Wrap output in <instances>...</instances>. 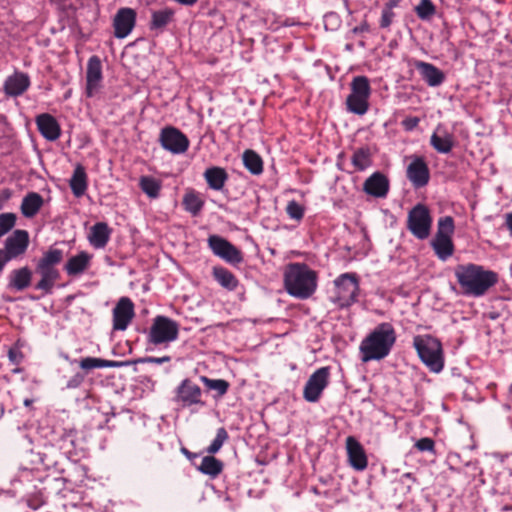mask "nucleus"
Listing matches in <instances>:
<instances>
[{
  "instance_id": "56",
  "label": "nucleus",
  "mask_w": 512,
  "mask_h": 512,
  "mask_svg": "<svg viewBox=\"0 0 512 512\" xmlns=\"http://www.w3.org/2000/svg\"><path fill=\"white\" fill-rule=\"evenodd\" d=\"M505 226L512 234V212L505 214Z\"/></svg>"
},
{
  "instance_id": "36",
  "label": "nucleus",
  "mask_w": 512,
  "mask_h": 512,
  "mask_svg": "<svg viewBox=\"0 0 512 512\" xmlns=\"http://www.w3.org/2000/svg\"><path fill=\"white\" fill-rule=\"evenodd\" d=\"M351 163L357 171H364L372 165V154L368 147L357 148L351 157Z\"/></svg>"
},
{
  "instance_id": "58",
  "label": "nucleus",
  "mask_w": 512,
  "mask_h": 512,
  "mask_svg": "<svg viewBox=\"0 0 512 512\" xmlns=\"http://www.w3.org/2000/svg\"><path fill=\"white\" fill-rule=\"evenodd\" d=\"M32 403H33V400H32V399H25V400H24V405H25L26 407L31 406V405H32Z\"/></svg>"
},
{
  "instance_id": "53",
  "label": "nucleus",
  "mask_w": 512,
  "mask_h": 512,
  "mask_svg": "<svg viewBox=\"0 0 512 512\" xmlns=\"http://www.w3.org/2000/svg\"><path fill=\"white\" fill-rule=\"evenodd\" d=\"M368 30H369V25L365 21V22L361 23L359 26L354 27L352 32L354 34H360V33H363V32H367Z\"/></svg>"
},
{
  "instance_id": "28",
  "label": "nucleus",
  "mask_w": 512,
  "mask_h": 512,
  "mask_svg": "<svg viewBox=\"0 0 512 512\" xmlns=\"http://www.w3.org/2000/svg\"><path fill=\"white\" fill-rule=\"evenodd\" d=\"M44 204L43 197L37 192H28L22 199L20 211L26 218L34 217Z\"/></svg>"
},
{
  "instance_id": "3",
  "label": "nucleus",
  "mask_w": 512,
  "mask_h": 512,
  "mask_svg": "<svg viewBox=\"0 0 512 512\" xmlns=\"http://www.w3.org/2000/svg\"><path fill=\"white\" fill-rule=\"evenodd\" d=\"M318 275L304 263H291L284 272V287L290 296L304 300L317 289Z\"/></svg>"
},
{
  "instance_id": "2",
  "label": "nucleus",
  "mask_w": 512,
  "mask_h": 512,
  "mask_svg": "<svg viewBox=\"0 0 512 512\" xmlns=\"http://www.w3.org/2000/svg\"><path fill=\"white\" fill-rule=\"evenodd\" d=\"M396 342V332L389 322L378 324L361 342V360L369 362L387 357Z\"/></svg>"
},
{
  "instance_id": "35",
  "label": "nucleus",
  "mask_w": 512,
  "mask_h": 512,
  "mask_svg": "<svg viewBox=\"0 0 512 512\" xmlns=\"http://www.w3.org/2000/svg\"><path fill=\"white\" fill-rule=\"evenodd\" d=\"M431 246L437 257L442 261L450 258L455 250L452 237H434Z\"/></svg>"
},
{
  "instance_id": "32",
  "label": "nucleus",
  "mask_w": 512,
  "mask_h": 512,
  "mask_svg": "<svg viewBox=\"0 0 512 512\" xmlns=\"http://www.w3.org/2000/svg\"><path fill=\"white\" fill-rule=\"evenodd\" d=\"M91 256L87 252H80L72 256L65 264V271L70 276L83 273L89 266Z\"/></svg>"
},
{
  "instance_id": "39",
  "label": "nucleus",
  "mask_w": 512,
  "mask_h": 512,
  "mask_svg": "<svg viewBox=\"0 0 512 512\" xmlns=\"http://www.w3.org/2000/svg\"><path fill=\"white\" fill-rule=\"evenodd\" d=\"M182 204L184 209L191 213L193 216H197L204 206V201L194 191L188 192L184 195Z\"/></svg>"
},
{
  "instance_id": "30",
  "label": "nucleus",
  "mask_w": 512,
  "mask_h": 512,
  "mask_svg": "<svg viewBox=\"0 0 512 512\" xmlns=\"http://www.w3.org/2000/svg\"><path fill=\"white\" fill-rule=\"evenodd\" d=\"M212 276L221 287L228 291H235L239 285L236 276L230 270L222 266L213 267Z\"/></svg>"
},
{
  "instance_id": "19",
  "label": "nucleus",
  "mask_w": 512,
  "mask_h": 512,
  "mask_svg": "<svg viewBox=\"0 0 512 512\" xmlns=\"http://www.w3.org/2000/svg\"><path fill=\"white\" fill-rule=\"evenodd\" d=\"M389 188V179L381 172H374L363 184V191L375 198H385Z\"/></svg>"
},
{
  "instance_id": "26",
  "label": "nucleus",
  "mask_w": 512,
  "mask_h": 512,
  "mask_svg": "<svg viewBox=\"0 0 512 512\" xmlns=\"http://www.w3.org/2000/svg\"><path fill=\"white\" fill-rule=\"evenodd\" d=\"M203 177L208 187L215 191L222 190L229 178L227 171L219 166L207 168L203 173Z\"/></svg>"
},
{
  "instance_id": "8",
  "label": "nucleus",
  "mask_w": 512,
  "mask_h": 512,
  "mask_svg": "<svg viewBox=\"0 0 512 512\" xmlns=\"http://www.w3.org/2000/svg\"><path fill=\"white\" fill-rule=\"evenodd\" d=\"M336 287L335 302L341 308H347L357 302L360 292L359 280L355 273H343L334 280Z\"/></svg>"
},
{
  "instance_id": "7",
  "label": "nucleus",
  "mask_w": 512,
  "mask_h": 512,
  "mask_svg": "<svg viewBox=\"0 0 512 512\" xmlns=\"http://www.w3.org/2000/svg\"><path fill=\"white\" fill-rule=\"evenodd\" d=\"M179 335L178 323L166 316L158 315L147 333V343L155 346L175 341Z\"/></svg>"
},
{
  "instance_id": "22",
  "label": "nucleus",
  "mask_w": 512,
  "mask_h": 512,
  "mask_svg": "<svg viewBox=\"0 0 512 512\" xmlns=\"http://www.w3.org/2000/svg\"><path fill=\"white\" fill-rule=\"evenodd\" d=\"M39 133L48 141H55L61 135V128L54 116L42 113L35 119Z\"/></svg>"
},
{
  "instance_id": "25",
  "label": "nucleus",
  "mask_w": 512,
  "mask_h": 512,
  "mask_svg": "<svg viewBox=\"0 0 512 512\" xmlns=\"http://www.w3.org/2000/svg\"><path fill=\"white\" fill-rule=\"evenodd\" d=\"M30 86L29 76L25 73H14L4 83L6 95L17 97L22 95Z\"/></svg>"
},
{
  "instance_id": "27",
  "label": "nucleus",
  "mask_w": 512,
  "mask_h": 512,
  "mask_svg": "<svg viewBox=\"0 0 512 512\" xmlns=\"http://www.w3.org/2000/svg\"><path fill=\"white\" fill-rule=\"evenodd\" d=\"M111 229L105 222H97L91 227L89 234L90 244L97 249L104 248L110 240Z\"/></svg>"
},
{
  "instance_id": "17",
  "label": "nucleus",
  "mask_w": 512,
  "mask_h": 512,
  "mask_svg": "<svg viewBox=\"0 0 512 512\" xmlns=\"http://www.w3.org/2000/svg\"><path fill=\"white\" fill-rule=\"evenodd\" d=\"M103 80L102 63L97 55H93L88 59L86 70V96L91 98L95 96L100 88Z\"/></svg>"
},
{
  "instance_id": "12",
  "label": "nucleus",
  "mask_w": 512,
  "mask_h": 512,
  "mask_svg": "<svg viewBox=\"0 0 512 512\" xmlns=\"http://www.w3.org/2000/svg\"><path fill=\"white\" fill-rule=\"evenodd\" d=\"M159 141L161 146L173 153L182 154L187 151L189 147V139L179 129L168 126L161 130Z\"/></svg>"
},
{
  "instance_id": "9",
  "label": "nucleus",
  "mask_w": 512,
  "mask_h": 512,
  "mask_svg": "<svg viewBox=\"0 0 512 512\" xmlns=\"http://www.w3.org/2000/svg\"><path fill=\"white\" fill-rule=\"evenodd\" d=\"M432 226V217L425 204H416L407 216V229L419 240L429 237Z\"/></svg>"
},
{
  "instance_id": "48",
  "label": "nucleus",
  "mask_w": 512,
  "mask_h": 512,
  "mask_svg": "<svg viewBox=\"0 0 512 512\" xmlns=\"http://www.w3.org/2000/svg\"><path fill=\"white\" fill-rule=\"evenodd\" d=\"M170 361H171V357L168 355H165L162 357H153V356L142 357V358H138L134 361H130V362H131V364L132 363H134V364H137V363L163 364V363H167Z\"/></svg>"
},
{
  "instance_id": "45",
  "label": "nucleus",
  "mask_w": 512,
  "mask_h": 512,
  "mask_svg": "<svg viewBox=\"0 0 512 512\" xmlns=\"http://www.w3.org/2000/svg\"><path fill=\"white\" fill-rule=\"evenodd\" d=\"M286 212L291 219L301 220L304 216V208L297 201L292 200L288 202Z\"/></svg>"
},
{
  "instance_id": "59",
  "label": "nucleus",
  "mask_w": 512,
  "mask_h": 512,
  "mask_svg": "<svg viewBox=\"0 0 512 512\" xmlns=\"http://www.w3.org/2000/svg\"><path fill=\"white\" fill-rule=\"evenodd\" d=\"M21 371H22V370H21L20 368H14V369H12V372H13V373H19V372H21Z\"/></svg>"
},
{
  "instance_id": "55",
  "label": "nucleus",
  "mask_w": 512,
  "mask_h": 512,
  "mask_svg": "<svg viewBox=\"0 0 512 512\" xmlns=\"http://www.w3.org/2000/svg\"><path fill=\"white\" fill-rule=\"evenodd\" d=\"M398 5H399V0H388V1L384 4L383 8H384V9H389L390 11H393V9H394L395 7H397Z\"/></svg>"
},
{
  "instance_id": "60",
  "label": "nucleus",
  "mask_w": 512,
  "mask_h": 512,
  "mask_svg": "<svg viewBox=\"0 0 512 512\" xmlns=\"http://www.w3.org/2000/svg\"><path fill=\"white\" fill-rule=\"evenodd\" d=\"M333 16H334V14L331 13L330 15H326V18L333 17Z\"/></svg>"
},
{
  "instance_id": "20",
  "label": "nucleus",
  "mask_w": 512,
  "mask_h": 512,
  "mask_svg": "<svg viewBox=\"0 0 512 512\" xmlns=\"http://www.w3.org/2000/svg\"><path fill=\"white\" fill-rule=\"evenodd\" d=\"M346 449L350 465L357 471L367 468L368 459L361 443L353 436L346 438Z\"/></svg>"
},
{
  "instance_id": "47",
  "label": "nucleus",
  "mask_w": 512,
  "mask_h": 512,
  "mask_svg": "<svg viewBox=\"0 0 512 512\" xmlns=\"http://www.w3.org/2000/svg\"><path fill=\"white\" fill-rule=\"evenodd\" d=\"M415 447L421 452H431L435 454V442L432 438L423 437L415 443Z\"/></svg>"
},
{
  "instance_id": "16",
  "label": "nucleus",
  "mask_w": 512,
  "mask_h": 512,
  "mask_svg": "<svg viewBox=\"0 0 512 512\" xmlns=\"http://www.w3.org/2000/svg\"><path fill=\"white\" fill-rule=\"evenodd\" d=\"M29 233L26 230L17 229L4 242L2 251L10 260L17 259L25 254L29 246Z\"/></svg>"
},
{
  "instance_id": "4",
  "label": "nucleus",
  "mask_w": 512,
  "mask_h": 512,
  "mask_svg": "<svg viewBox=\"0 0 512 512\" xmlns=\"http://www.w3.org/2000/svg\"><path fill=\"white\" fill-rule=\"evenodd\" d=\"M63 257V251L57 248L51 247L43 253L35 266V273L40 276V280L34 286L36 290L42 291L44 295L52 294L55 283L60 279L57 266Z\"/></svg>"
},
{
  "instance_id": "44",
  "label": "nucleus",
  "mask_w": 512,
  "mask_h": 512,
  "mask_svg": "<svg viewBox=\"0 0 512 512\" xmlns=\"http://www.w3.org/2000/svg\"><path fill=\"white\" fill-rule=\"evenodd\" d=\"M17 217L14 213L0 214V238L7 234L16 224Z\"/></svg>"
},
{
  "instance_id": "40",
  "label": "nucleus",
  "mask_w": 512,
  "mask_h": 512,
  "mask_svg": "<svg viewBox=\"0 0 512 512\" xmlns=\"http://www.w3.org/2000/svg\"><path fill=\"white\" fill-rule=\"evenodd\" d=\"M455 230L454 219L451 216L439 218L435 237H452Z\"/></svg>"
},
{
  "instance_id": "11",
  "label": "nucleus",
  "mask_w": 512,
  "mask_h": 512,
  "mask_svg": "<svg viewBox=\"0 0 512 512\" xmlns=\"http://www.w3.org/2000/svg\"><path fill=\"white\" fill-rule=\"evenodd\" d=\"M330 367L325 366L314 371L308 378L303 397L306 401L314 403L319 400L322 392L329 384Z\"/></svg>"
},
{
  "instance_id": "49",
  "label": "nucleus",
  "mask_w": 512,
  "mask_h": 512,
  "mask_svg": "<svg viewBox=\"0 0 512 512\" xmlns=\"http://www.w3.org/2000/svg\"><path fill=\"white\" fill-rule=\"evenodd\" d=\"M85 380V374L82 372L75 373L67 382H66V388L67 389H76L81 386V384Z\"/></svg>"
},
{
  "instance_id": "46",
  "label": "nucleus",
  "mask_w": 512,
  "mask_h": 512,
  "mask_svg": "<svg viewBox=\"0 0 512 512\" xmlns=\"http://www.w3.org/2000/svg\"><path fill=\"white\" fill-rule=\"evenodd\" d=\"M8 359L11 364L18 366L22 363L24 359V354L21 351V347L19 342H16L9 350H8Z\"/></svg>"
},
{
  "instance_id": "43",
  "label": "nucleus",
  "mask_w": 512,
  "mask_h": 512,
  "mask_svg": "<svg viewBox=\"0 0 512 512\" xmlns=\"http://www.w3.org/2000/svg\"><path fill=\"white\" fill-rule=\"evenodd\" d=\"M201 380L209 389L217 391L220 396L226 394L229 389V383L224 379H210L202 376Z\"/></svg>"
},
{
  "instance_id": "33",
  "label": "nucleus",
  "mask_w": 512,
  "mask_h": 512,
  "mask_svg": "<svg viewBox=\"0 0 512 512\" xmlns=\"http://www.w3.org/2000/svg\"><path fill=\"white\" fill-rule=\"evenodd\" d=\"M223 468V462L211 454L204 456L200 465H196V469L198 471L204 475H208L211 478H216L219 476L222 473Z\"/></svg>"
},
{
  "instance_id": "21",
  "label": "nucleus",
  "mask_w": 512,
  "mask_h": 512,
  "mask_svg": "<svg viewBox=\"0 0 512 512\" xmlns=\"http://www.w3.org/2000/svg\"><path fill=\"white\" fill-rule=\"evenodd\" d=\"M414 66L421 79L430 87H438L445 80L444 72L431 63L416 60Z\"/></svg>"
},
{
  "instance_id": "31",
  "label": "nucleus",
  "mask_w": 512,
  "mask_h": 512,
  "mask_svg": "<svg viewBox=\"0 0 512 512\" xmlns=\"http://www.w3.org/2000/svg\"><path fill=\"white\" fill-rule=\"evenodd\" d=\"M70 189L77 198L83 196L87 190V174L82 165H77L69 181Z\"/></svg>"
},
{
  "instance_id": "18",
  "label": "nucleus",
  "mask_w": 512,
  "mask_h": 512,
  "mask_svg": "<svg viewBox=\"0 0 512 512\" xmlns=\"http://www.w3.org/2000/svg\"><path fill=\"white\" fill-rule=\"evenodd\" d=\"M137 14L132 8H120L114 16V36L118 39L127 37L136 24Z\"/></svg>"
},
{
  "instance_id": "51",
  "label": "nucleus",
  "mask_w": 512,
  "mask_h": 512,
  "mask_svg": "<svg viewBox=\"0 0 512 512\" xmlns=\"http://www.w3.org/2000/svg\"><path fill=\"white\" fill-rule=\"evenodd\" d=\"M419 121L418 117H408L402 121V125L407 131H411L418 126Z\"/></svg>"
},
{
  "instance_id": "24",
  "label": "nucleus",
  "mask_w": 512,
  "mask_h": 512,
  "mask_svg": "<svg viewBox=\"0 0 512 512\" xmlns=\"http://www.w3.org/2000/svg\"><path fill=\"white\" fill-rule=\"evenodd\" d=\"M430 145L441 154H448L454 147V136L444 127L438 125L430 137Z\"/></svg>"
},
{
  "instance_id": "6",
  "label": "nucleus",
  "mask_w": 512,
  "mask_h": 512,
  "mask_svg": "<svg viewBox=\"0 0 512 512\" xmlns=\"http://www.w3.org/2000/svg\"><path fill=\"white\" fill-rule=\"evenodd\" d=\"M351 93L346 99L348 111L364 115L369 108L371 86L366 76H355L351 81Z\"/></svg>"
},
{
  "instance_id": "29",
  "label": "nucleus",
  "mask_w": 512,
  "mask_h": 512,
  "mask_svg": "<svg viewBox=\"0 0 512 512\" xmlns=\"http://www.w3.org/2000/svg\"><path fill=\"white\" fill-rule=\"evenodd\" d=\"M130 364L131 362L129 360L114 361L95 357H86L79 361L80 368L87 372L96 368H119Z\"/></svg>"
},
{
  "instance_id": "1",
  "label": "nucleus",
  "mask_w": 512,
  "mask_h": 512,
  "mask_svg": "<svg viewBox=\"0 0 512 512\" xmlns=\"http://www.w3.org/2000/svg\"><path fill=\"white\" fill-rule=\"evenodd\" d=\"M454 274L466 296L481 297L498 282L496 272L474 263L457 265Z\"/></svg>"
},
{
  "instance_id": "10",
  "label": "nucleus",
  "mask_w": 512,
  "mask_h": 512,
  "mask_svg": "<svg viewBox=\"0 0 512 512\" xmlns=\"http://www.w3.org/2000/svg\"><path fill=\"white\" fill-rule=\"evenodd\" d=\"M207 242L213 254L227 263L237 265L243 262L244 258L241 250L227 239L219 235H210Z\"/></svg>"
},
{
  "instance_id": "54",
  "label": "nucleus",
  "mask_w": 512,
  "mask_h": 512,
  "mask_svg": "<svg viewBox=\"0 0 512 512\" xmlns=\"http://www.w3.org/2000/svg\"><path fill=\"white\" fill-rule=\"evenodd\" d=\"M11 260L7 255L0 249V273L4 270L6 264L10 262Z\"/></svg>"
},
{
  "instance_id": "41",
  "label": "nucleus",
  "mask_w": 512,
  "mask_h": 512,
  "mask_svg": "<svg viewBox=\"0 0 512 512\" xmlns=\"http://www.w3.org/2000/svg\"><path fill=\"white\" fill-rule=\"evenodd\" d=\"M229 439L227 430L224 427L217 429L216 436L211 444L206 448L208 454L214 455L220 451L223 444Z\"/></svg>"
},
{
  "instance_id": "42",
  "label": "nucleus",
  "mask_w": 512,
  "mask_h": 512,
  "mask_svg": "<svg viewBox=\"0 0 512 512\" xmlns=\"http://www.w3.org/2000/svg\"><path fill=\"white\" fill-rule=\"evenodd\" d=\"M415 12L421 20H429L435 15L436 7L431 0H420Z\"/></svg>"
},
{
  "instance_id": "13",
  "label": "nucleus",
  "mask_w": 512,
  "mask_h": 512,
  "mask_svg": "<svg viewBox=\"0 0 512 512\" xmlns=\"http://www.w3.org/2000/svg\"><path fill=\"white\" fill-rule=\"evenodd\" d=\"M113 330L124 331L135 316L134 303L128 297H121L112 311Z\"/></svg>"
},
{
  "instance_id": "14",
  "label": "nucleus",
  "mask_w": 512,
  "mask_h": 512,
  "mask_svg": "<svg viewBox=\"0 0 512 512\" xmlns=\"http://www.w3.org/2000/svg\"><path fill=\"white\" fill-rule=\"evenodd\" d=\"M201 388L190 379H184L176 388L174 401L182 407L203 404Z\"/></svg>"
},
{
  "instance_id": "5",
  "label": "nucleus",
  "mask_w": 512,
  "mask_h": 512,
  "mask_svg": "<svg viewBox=\"0 0 512 512\" xmlns=\"http://www.w3.org/2000/svg\"><path fill=\"white\" fill-rule=\"evenodd\" d=\"M413 347L426 367L434 373H439L444 367L442 344L437 338L425 334L413 338Z\"/></svg>"
},
{
  "instance_id": "15",
  "label": "nucleus",
  "mask_w": 512,
  "mask_h": 512,
  "mask_svg": "<svg viewBox=\"0 0 512 512\" xmlns=\"http://www.w3.org/2000/svg\"><path fill=\"white\" fill-rule=\"evenodd\" d=\"M406 177L416 189L429 183L430 170L423 157L414 156L406 169Z\"/></svg>"
},
{
  "instance_id": "52",
  "label": "nucleus",
  "mask_w": 512,
  "mask_h": 512,
  "mask_svg": "<svg viewBox=\"0 0 512 512\" xmlns=\"http://www.w3.org/2000/svg\"><path fill=\"white\" fill-rule=\"evenodd\" d=\"M180 452L192 462V464L196 467V463L194 462V459L199 457L198 453H194L189 451L186 447H181Z\"/></svg>"
},
{
  "instance_id": "57",
  "label": "nucleus",
  "mask_w": 512,
  "mask_h": 512,
  "mask_svg": "<svg viewBox=\"0 0 512 512\" xmlns=\"http://www.w3.org/2000/svg\"><path fill=\"white\" fill-rule=\"evenodd\" d=\"M403 479H409V480H411L413 483H414V482H416L415 477H414V476H413V474H412V473H410V472L404 473V474L402 475V480H403Z\"/></svg>"
},
{
  "instance_id": "23",
  "label": "nucleus",
  "mask_w": 512,
  "mask_h": 512,
  "mask_svg": "<svg viewBox=\"0 0 512 512\" xmlns=\"http://www.w3.org/2000/svg\"><path fill=\"white\" fill-rule=\"evenodd\" d=\"M33 272L28 266L12 270L7 276V288L14 291H23L31 285Z\"/></svg>"
},
{
  "instance_id": "34",
  "label": "nucleus",
  "mask_w": 512,
  "mask_h": 512,
  "mask_svg": "<svg viewBox=\"0 0 512 512\" xmlns=\"http://www.w3.org/2000/svg\"><path fill=\"white\" fill-rule=\"evenodd\" d=\"M174 14V10L170 8L153 11L149 23V29L151 31L162 32L166 28V26L173 20Z\"/></svg>"
},
{
  "instance_id": "37",
  "label": "nucleus",
  "mask_w": 512,
  "mask_h": 512,
  "mask_svg": "<svg viewBox=\"0 0 512 512\" xmlns=\"http://www.w3.org/2000/svg\"><path fill=\"white\" fill-rule=\"evenodd\" d=\"M139 187L149 198L156 199L160 196L162 182L152 176H141L139 179Z\"/></svg>"
},
{
  "instance_id": "38",
  "label": "nucleus",
  "mask_w": 512,
  "mask_h": 512,
  "mask_svg": "<svg viewBox=\"0 0 512 512\" xmlns=\"http://www.w3.org/2000/svg\"><path fill=\"white\" fill-rule=\"evenodd\" d=\"M242 158L245 168L251 174L260 175L263 172V160L254 150H245Z\"/></svg>"
},
{
  "instance_id": "50",
  "label": "nucleus",
  "mask_w": 512,
  "mask_h": 512,
  "mask_svg": "<svg viewBox=\"0 0 512 512\" xmlns=\"http://www.w3.org/2000/svg\"><path fill=\"white\" fill-rule=\"evenodd\" d=\"M395 17V13L389 9H382L380 27L389 28Z\"/></svg>"
}]
</instances>
